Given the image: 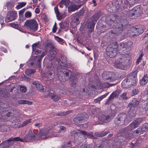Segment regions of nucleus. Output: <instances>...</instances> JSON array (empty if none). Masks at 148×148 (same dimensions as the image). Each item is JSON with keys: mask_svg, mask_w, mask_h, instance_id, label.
I'll use <instances>...</instances> for the list:
<instances>
[{"mask_svg": "<svg viewBox=\"0 0 148 148\" xmlns=\"http://www.w3.org/2000/svg\"><path fill=\"white\" fill-rule=\"evenodd\" d=\"M106 23L110 28H114L112 33L119 34L128 27V21L125 19L121 18L119 15L112 14L107 16L106 20Z\"/></svg>", "mask_w": 148, "mask_h": 148, "instance_id": "1", "label": "nucleus"}, {"mask_svg": "<svg viewBox=\"0 0 148 148\" xmlns=\"http://www.w3.org/2000/svg\"><path fill=\"white\" fill-rule=\"evenodd\" d=\"M130 56L127 53L121 56L114 63V66L122 70H126L130 67L132 63Z\"/></svg>", "mask_w": 148, "mask_h": 148, "instance_id": "2", "label": "nucleus"}, {"mask_svg": "<svg viewBox=\"0 0 148 148\" xmlns=\"http://www.w3.org/2000/svg\"><path fill=\"white\" fill-rule=\"evenodd\" d=\"M143 120V119L142 118H137L134 121L130 123L128 127L121 129L118 133H119V134H122L127 131L128 130H132L138 127L140 124Z\"/></svg>", "mask_w": 148, "mask_h": 148, "instance_id": "3", "label": "nucleus"}, {"mask_svg": "<svg viewBox=\"0 0 148 148\" xmlns=\"http://www.w3.org/2000/svg\"><path fill=\"white\" fill-rule=\"evenodd\" d=\"M24 25L32 32L36 31L38 27L37 21L34 19L26 20L25 23Z\"/></svg>", "mask_w": 148, "mask_h": 148, "instance_id": "4", "label": "nucleus"}, {"mask_svg": "<svg viewBox=\"0 0 148 148\" xmlns=\"http://www.w3.org/2000/svg\"><path fill=\"white\" fill-rule=\"evenodd\" d=\"M143 26L138 25L133 26L131 30L129 31L130 36L131 37L135 38L143 32Z\"/></svg>", "mask_w": 148, "mask_h": 148, "instance_id": "5", "label": "nucleus"}, {"mask_svg": "<svg viewBox=\"0 0 148 148\" xmlns=\"http://www.w3.org/2000/svg\"><path fill=\"white\" fill-rule=\"evenodd\" d=\"M61 72L63 73L58 76V78L60 81L65 82L70 78V76L72 74L71 71L67 69H61Z\"/></svg>", "mask_w": 148, "mask_h": 148, "instance_id": "6", "label": "nucleus"}, {"mask_svg": "<svg viewBox=\"0 0 148 148\" xmlns=\"http://www.w3.org/2000/svg\"><path fill=\"white\" fill-rule=\"evenodd\" d=\"M127 116L125 113H121L119 114L114 119V122L116 125L119 126H121L123 125Z\"/></svg>", "mask_w": 148, "mask_h": 148, "instance_id": "7", "label": "nucleus"}, {"mask_svg": "<svg viewBox=\"0 0 148 148\" xmlns=\"http://www.w3.org/2000/svg\"><path fill=\"white\" fill-rule=\"evenodd\" d=\"M20 139L18 137H11L8 139L3 141L0 144V148H8L11 145H13L14 143L13 141H18Z\"/></svg>", "mask_w": 148, "mask_h": 148, "instance_id": "8", "label": "nucleus"}, {"mask_svg": "<svg viewBox=\"0 0 148 148\" xmlns=\"http://www.w3.org/2000/svg\"><path fill=\"white\" fill-rule=\"evenodd\" d=\"M46 71L48 78L52 80L55 77L54 68L52 62L49 61L47 66Z\"/></svg>", "mask_w": 148, "mask_h": 148, "instance_id": "9", "label": "nucleus"}, {"mask_svg": "<svg viewBox=\"0 0 148 148\" xmlns=\"http://www.w3.org/2000/svg\"><path fill=\"white\" fill-rule=\"evenodd\" d=\"M141 11L139 7H135L127 13L128 16L132 18H135L140 15Z\"/></svg>", "mask_w": 148, "mask_h": 148, "instance_id": "10", "label": "nucleus"}, {"mask_svg": "<svg viewBox=\"0 0 148 148\" xmlns=\"http://www.w3.org/2000/svg\"><path fill=\"white\" fill-rule=\"evenodd\" d=\"M106 51L107 55L110 58H113L117 54L118 49L116 47L110 45L107 47Z\"/></svg>", "mask_w": 148, "mask_h": 148, "instance_id": "11", "label": "nucleus"}, {"mask_svg": "<svg viewBox=\"0 0 148 148\" xmlns=\"http://www.w3.org/2000/svg\"><path fill=\"white\" fill-rule=\"evenodd\" d=\"M102 77L104 80H108L110 82L115 80L114 74L112 72H104L103 73Z\"/></svg>", "mask_w": 148, "mask_h": 148, "instance_id": "12", "label": "nucleus"}, {"mask_svg": "<svg viewBox=\"0 0 148 148\" xmlns=\"http://www.w3.org/2000/svg\"><path fill=\"white\" fill-rule=\"evenodd\" d=\"M88 118V114L84 113L80 116H76L73 119L74 122L76 124L82 123L84 121H86Z\"/></svg>", "mask_w": 148, "mask_h": 148, "instance_id": "13", "label": "nucleus"}, {"mask_svg": "<svg viewBox=\"0 0 148 148\" xmlns=\"http://www.w3.org/2000/svg\"><path fill=\"white\" fill-rule=\"evenodd\" d=\"M17 17L16 12L15 11L8 12L7 16L5 19V21L6 23L12 21L15 19Z\"/></svg>", "mask_w": 148, "mask_h": 148, "instance_id": "14", "label": "nucleus"}, {"mask_svg": "<svg viewBox=\"0 0 148 148\" xmlns=\"http://www.w3.org/2000/svg\"><path fill=\"white\" fill-rule=\"evenodd\" d=\"M19 138V140H18V141H20L21 142H28L32 140H34L35 139V134H34L32 132V130H30L28 134L25 136L24 137L23 139L21 138L20 137H17Z\"/></svg>", "mask_w": 148, "mask_h": 148, "instance_id": "15", "label": "nucleus"}, {"mask_svg": "<svg viewBox=\"0 0 148 148\" xmlns=\"http://www.w3.org/2000/svg\"><path fill=\"white\" fill-rule=\"evenodd\" d=\"M121 91L119 90H116L115 91L113 92L107 101L105 103L106 105L109 103V101L112 100L114 97H117L120 94Z\"/></svg>", "mask_w": 148, "mask_h": 148, "instance_id": "16", "label": "nucleus"}, {"mask_svg": "<svg viewBox=\"0 0 148 148\" xmlns=\"http://www.w3.org/2000/svg\"><path fill=\"white\" fill-rule=\"evenodd\" d=\"M98 118L99 120L104 122H108L110 121V116L104 114L99 115Z\"/></svg>", "mask_w": 148, "mask_h": 148, "instance_id": "17", "label": "nucleus"}, {"mask_svg": "<svg viewBox=\"0 0 148 148\" xmlns=\"http://www.w3.org/2000/svg\"><path fill=\"white\" fill-rule=\"evenodd\" d=\"M81 133L85 136V138L88 137L89 138L94 139L97 138L94 136L92 134V133L91 132H88L84 130H81L80 131Z\"/></svg>", "mask_w": 148, "mask_h": 148, "instance_id": "18", "label": "nucleus"}, {"mask_svg": "<svg viewBox=\"0 0 148 148\" xmlns=\"http://www.w3.org/2000/svg\"><path fill=\"white\" fill-rule=\"evenodd\" d=\"M129 109L128 111V116L131 118L135 116L136 115V111L135 108L131 107H129Z\"/></svg>", "mask_w": 148, "mask_h": 148, "instance_id": "19", "label": "nucleus"}, {"mask_svg": "<svg viewBox=\"0 0 148 148\" xmlns=\"http://www.w3.org/2000/svg\"><path fill=\"white\" fill-rule=\"evenodd\" d=\"M139 103V101L137 100L136 98H133L132 101L128 105V107H131L134 108L136 107Z\"/></svg>", "mask_w": 148, "mask_h": 148, "instance_id": "20", "label": "nucleus"}, {"mask_svg": "<svg viewBox=\"0 0 148 148\" xmlns=\"http://www.w3.org/2000/svg\"><path fill=\"white\" fill-rule=\"evenodd\" d=\"M117 136L114 140V141L115 142L122 143L125 140V138L123 136L120 135V134H119V133H117Z\"/></svg>", "mask_w": 148, "mask_h": 148, "instance_id": "21", "label": "nucleus"}, {"mask_svg": "<svg viewBox=\"0 0 148 148\" xmlns=\"http://www.w3.org/2000/svg\"><path fill=\"white\" fill-rule=\"evenodd\" d=\"M55 11L58 20H60L65 16V13L64 12H60L57 8L56 9L55 8Z\"/></svg>", "mask_w": 148, "mask_h": 148, "instance_id": "22", "label": "nucleus"}, {"mask_svg": "<svg viewBox=\"0 0 148 148\" xmlns=\"http://www.w3.org/2000/svg\"><path fill=\"white\" fill-rule=\"evenodd\" d=\"M34 85H35L37 89L40 92L43 91L44 90L43 86L38 82L35 81L33 83Z\"/></svg>", "mask_w": 148, "mask_h": 148, "instance_id": "23", "label": "nucleus"}, {"mask_svg": "<svg viewBox=\"0 0 148 148\" xmlns=\"http://www.w3.org/2000/svg\"><path fill=\"white\" fill-rule=\"evenodd\" d=\"M79 18L80 17L77 15L76 14H73L71 18L72 22L75 23L76 25H77L80 23Z\"/></svg>", "mask_w": 148, "mask_h": 148, "instance_id": "24", "label": "nucleus"}, {"mask_svg": "<svg viewBox=\"0 0 148 148\" xmlns=\"http://www.w3.org/2000/svg\"><path fill=\"white\" fill-rule=\"evenodd\" d=\"M109 132L108 131L96 132L95 133L94 136L97 138V137H102L106 135Z\"/></svg>", "mask_w": 148, "mask_h": 148, "instance_id": "25", "label": "nucleus"}, {"mask_svg": "<svg viewBox=\"0 0 148 148\" xmlns=\"http://www.w3.org/2000/svg\"><path fill=\"white\" fill-rule=\"evenodd\" d=\"M70 78L71 86L72 87H74L75 86L77 83V79L75 77H73L72 74L71 76H70Z\"/></svg>", "mask_w": 148, "mask_h": 148, "instance_id": "26", "label": "nucleus"}, {"mask_svg": "<svg viewBox=\"0 0 148 148\" xmlns=\"http://www.w3.org/2000/svg\"><path fill=\"white\" fill-rule=\"evenodd\" d=\"M100 16V14L99 13H97L94 14L90 18L91 22H94L95 24L97 21Z\"/></svg>", "mask_w": 148, "mask_h": 148, "instance_id": "27", "label": "nucleus"}, {"mask_svg": "<svg viewBox=\"0 0 148 148\" xmlns=\"http://www.w3.org/2000/svg\"><path fill=\"white\" fill-rule=\"evenodd\" d=\"M70 3V0H62L59 4L60 7L61 8L65 5L66 6H68Z\"/></svg>", "mask_w": 148, "mask_h": 148, "instance_id": "28", "label": "nucleus"}, {"mask_svg": "<svg viewBox=\"0 0 148 148\" xmlns=\"http://www.w3.org/2000/svg\"><path fill=\"white\" fill-rule=\"evenodd\" d=\"M14 2L13 1H10L7 2L5 4V6L7 8V9L8 10L12 9L14 6Z\"/></svg>", "mask_w": 148, "mask_h": 148, "instance_id": "29", "label": "nucleus"}, {"mask_svg": "<svg viewBox=\"0 0 148 148\" xmlns=\"http://www.w3.org/2000/svg\"><path fill=\"white\" fill-rule=\"evenodd\" d=\"M61 29H65V30L68 29L69 27V23L67 21H65L61 23L60 25Z\"/></svg>", "mask_w": 148, "mask_h": 148, "instance_id": "30", "label": "nucleus"}, {"mask_svg": "<svg viewBox=\"0 0 148 148\" xmlns=\"http://www.w3.org/2000/svg\"><path fill=\"white\" fill-rule=\"evenodd\" d=\"M133 42L131 41H128L127 42H125L123 44L122 47L123 48H125L126 49H129L130 48L132 45Z\"/></svg>", "mask_w": 148, "mask_h": 148, "instance_id": "31", "label": "nucleus"}, {"mask_svg": "<svg viewBox=\"0 0 148 148\" xmlns=\"http://www.w3.org/2000/svg\"><path fill=\"white\" fill-rule=\"evenodd\" d=\"M135 0H125L124 3L126 5L130 8L131 5L132 6L135 3Z\"/></svg>", "mask_w": 148, "mask_h": 148, "instance_id": "32", "label": "nucleus"}, {"mask_svg": "<svg viewBox=\"0 0 148 148\" xmlns=\"http://www.w3.org/2000/svg\"><path fill=\"white\" fill-rule=\"evenodd\" d=\"M36 72V70L34 69H28L25 71V73L27 75L30 76L34 74Z\"/></svg>", "mask_w": 148, "mask_h": 148, "instance_id": "33", "label": "nucleus"}, {"mask_svg": "<svg viewBox=\"0 0 148 148\" xmlns=\"http://www.w3.org/2000/svg\"><path fill=\"white\" fill-rule=\"evenodd\" d=\"M148 81V77L147 74H146L142 79L140 81V83L142 85H145L147 82Z\"/></svg>", "mask_w": 148, "mask_h": 148, "instance_id": "34", "label": "nucleus"}, {"mask_svg": "<svg viewBox=\"0 0 148 148\" xmlns=\"http://www.w3.org/2000/svg\"><path fill=\"white\" fill-rule=\"evenodd\" d=\"M95 24V23L94 22H91V23H90L88 30L89 35H90V34H91V33L92 32L94 31V27Z\"/></svg>", "mask_w": 148, "mask_h": 148, "instance_id": "35", "label": "nucleus"}, {"mask_svg": "<svg viewBox=\"0 0 148 148\" xmlns=\"http://www.w3.org/2000/svg\"><path fill=\"white\" fill-rule=\"evenodd\" d=\"M51 99H52L54 101H58L60 99V97L56 95L53 93H51L50 95Z\"/></svg>", "mask_w": 148, "mask_h": 148, "instance_id": "36", "label": "nucleus"}, {"mask_svg": "<svg viewBox=\"0 0 148 148\" xmlns=\"http://www.w3.org/2000/svg\"><path fill=\"white\" fill-rule=\"evenodd\" d=\"M31 119H29L28 120L24 121L19 126V127H22L28 124L31 122Z\"/></svg>", "mask_w": 148, "mask_h": 148, "instance_id": "37", "label": "nucleus"}, {"mask_svg": "<svg viewBox=\"0 0 148 148\" xmlns=\"http://www.w3.org/2000/svg\"><path fill=\"white\" fill-rule=\"evenodd\" d=\"M18 103L21 104H27L28 105H31L32 104V102L29 101L21 100L18 101Z\"/></svg>", "mask_w": 148, "mask_h": 148, "instance_id": "38", "label": "nucleus"}, {"mask_svg": "<svg viewBox=\"0 0 148 148\" xmlns=\"http://www.w3.org/2000/svg\"><path fill=\"white\" fill-rule=\"evenodd\" d=\"M107 95V94H106L101 96L100 97H99L97 99H95L94 101V102L95 103H100V101L102 100Z\"/></svg>", "mask_w": 148, "mask_h": 148, "instance_id": "39", "label": "nucleus"}, {"mask_svg": "<svg viewBox=\"0 0 148 148\" xmlns=\"http://www.w3.org/2000/svg\"><path fill=\"white\" fill-rule=\"evenodd\" d=\"M71 136L74 138H77L78 137V133L74 130H71L70 131Z\"/></svg>", "mask_w": 148, "mask_h": 148, "instance_id": "40", "label": "nucleus"}, {"mask_svg": "<svg viewBox=\"0 0 148 148\" xmlns=\"http://www.w3.org/2000/svg\"><path fill=\"white\" fill-rule=\"evenodd\" d=\"M81 5H74L71 8V10L72 11H74L75 10H78L81 6Z\"/></svg>", "mask_w": 148, "mask_h": 148, "instance_id": "41", "label": "nucleus"}, {"mask_svg": "<svg viewBox=\"0 0 148 148\" xmlns=\"http://www.w3.org/2000/svg\"><path fill=\"white\" fill-rule=\"evenodd\" d=\"M49 130L48 129H43L42 131L40 132V135L42 136H46L47 134L49 133Z\"/></svg>", "mask_w": 148, "mask_h": 148, "instance_id": "42", "label": "nucleus"}, {"mask_svg": "<svg viewBox=\"0 0 148 148\" xmlns=\"http://www.w3.org/2000/svg\"><path fill=\"white\" fill-rule=\"evenodd\" d=\"M85 10L84 8H82L81 10L79 11L78 12L75 13L77 15L80 17L81 16H83Z\"/></svg>", "mask_w": 148, "mask_h": 148, "instance_id": "43", "label": "nucleus"}, {"mask_svg": "<svg viewBox=\"0 0 148 148\" xmlns=\"http://www.w3.org/2000/svg\"><path fill=\"white\" fill-rule=\"evenodd\" d=\"M140 128H138L136 130L133 131V135L134 136H138L139 134H142L141 133Z\"/></svg>", "mask_w": 148, "mask_h": 148, "instance_id": "44", "label": "nucleus"}, {"mask_svg": "<svg viewBox=\"0 0 148 148\" xmlns=\"http://www.w3.org/2000/svg\"><path fill=\"white\" fill-rule=\"evenodd\" d=\"M26 4V2H22L18 3V5L16 6V8L17 9H20L25 6Z\"/></svg>", "mask_w": 148, "mask_h": 148, "instance_id": "45", "label": "nucleus"}, {"mask_svg": "<svg viewBox=\"0 0 148 148\" xmlns=\"http://www.w3.org/2000/svg\"><path fill=\"white\" fill-rule=\"evenodd\" d=\"M127 81L129 82L130 83V85H134L136 83V80L135 78H131L128 79H127Z\"/></svg>", "mask_w": 148, "mask_h": 148, "instance_id": "46", "label": "nucleus"}, {"mask_svg": "<svg viewBox=\"0 0 148 148\" xmlns=\"http://www.w3.org/2000/svg\"><path fill=\"white\" fill-rule=\"evenodd\" d=\"M49 53L51 57H54L56 54V49L55 50H49Z\"/></svg>", "mask_w": 148, "mask_h": 148, "instance_id": "47", "label": "nucleus"}, {"mask_svg": "<svg viewBox=\"0 0 148 148\" xmlns=\"http://www.w3.org/2000/svg\"><path fill=\"white\" fill-rule=\"evenodd\" d=\"M41 59H40V58H38V59L37 62L35 64V65H34V68H36L37 66L39 68H40L41 67Z\"/></svg>", "mask_w": 148, "mask_h": 148, "instance_id": "48", "label": "nucleus"}, {"mask_svg": "<svg viewBox=\"0 0 148 148\" xmlns=\"http://www.w3.org/2000/svg\"><path fill=\"white\" fill-rule=\"evenodd\" d=\"M126 93L125 92H124L121 94L120 96L121 99L123 100H126L128 98L126 95Z\"/></svg>", "mask_w": 148, "mask_h": 148, "instance_id": "49", "label": "nucleus"}, {"mask_svg": "<svg viewBox=\"0 0 148 148\" xmlns=\"http://www.w3.org/2000/svg\"><path fill=\"white\" fill-rule=\"evenodd\" d=\"M63 64L64 65L63 66H62L61 67V69L63 68L64 69H65V68L67 69V68H68L70 65V64L67 62H66H66L64 64Z\"/></svg>", "mask_w": 148, "mask_h": 148, "instance_id": "50", "label": "nucleus"}, {"mask_svg": "<svg viewBox=\"0 0 148 148\" xmlns=\"http://www.w3.org/2000/svg\"><path fill=\"white\" fill-rule=\"evenodd\" d=\"M9 25L14 28L17 29L19 27V25L17 24H14L13 23H11L9 24Z\"/></svg>", "mask_w": 148, "mask_h": 148, "instance_id": "51", "label": "nucleus"}, {"mask_svg": "<svg viewBox=\"0 0 148 148\" xmlns=\"http://www.w3.org/2000/svg\"><path fill=\"white\" fill-rule=\"evenodd\" d=\"M71 111H67L66 112H61L58 113L56 115L58 116H62L63 115H67L70 112H71Z\"/></svg>", "mask_w": 148, "mask_h": 148, "instance_id": "52", "label": "nucleus"}, {"mask_svg": "<svg viewBox=\"0 0 148 148\" xmlns=\"http://www.w3.org/2000/svg\"><path fill=\"white\" fill-rule=\"evenodd\" d=\"M79 148H91L90 145L83 144L80 146Z\"/></svg>", "mask_w": 148, "mask_h": 148, "instance_id": "53", "label": "nucleus"}, {"mask_svg": "<svg viewBox=\"0 0 148 148\" xmlns=\"http://www.w3.org/2000/svg\"><path fill=\"white\" fill-rule=\"evenodd\" d=\"M32 15V14L31 12L29 11H26L25 14V16L27 18H30L31 17Z\"/></svg>", "mask_w": 148, "mask_h": 148, "instance_id": "54", "label": "nucleus"}, {"mask_svg": "<svg viewBox=\"0 0 148 148\" xmlns=\"http://www.w3.org/2000/svg\"><path fill=\"white\" fill-rule=\"evenodd\" d=\"M66 58L65 56H61V57L60 62L64 64L66 61Z\"/></svg>", "mask_w": 148, "mask_h": 148, "instance_id": "55", "label": "nucleus"}, {"mask_svg": "<svg viewBox=\"0 0 148 148\" xmlns=\"http://www.w3.org/2000/svg\"><path fill=\"white\" fill-rule=\"evenodd\" d=\"M116 114V112L115 111H114V110H112L111 111V114L110 116V121L112 120L114 117L115 116V114Z\"/></svg>", "mask_w": 148, "mask_h": 148, "instance_id": "56", "label": "nucleus"}, {"mask_svg": "<svg viewBox=\"0 0 148 148\" xmlns=\"http://www.w3.org/2000/svg\"><path fill=\"white\" fill-rule=\"evenodd\" d=\"M85 0H73L77 4L79 3V5H81L82 6Z\"/></svg>", "mask_w": 148, "mask_h": 148, "instance_id": "57", "label": "nucleus"}, {"mask_svg": "<svg viewBox=\"0 0 148 148\" xmlns=\"http://www.w3.org/2000/svg\"><path fill=\"white\" fill-rule=\"evenodd\" d=\"M20 91L22 92H25L27 88L25 86H21L20 87Z\"/></svg>", "mask_w": 148, "mask_h": 148, "instance_id": "58", "label": "nucleus"}, {"mask_svg": "<svg viewBox=\"0 0 148 148\" xmlns=\"http://www.w3.org/2000/svg\"><path fill=\"white\" fill-rule=\"evenodd\" d=\"M132 135L130 133H126L125 134V136L127 139H131L132 137Z\"/></svg>", "mask_w": 148, "mask_h": 148, "instance_id": "59", "label": "nucleus"}, {"mask_svg": "<svg viewBox=\"0 0 148 148\" xmlns=\"http://www.w3.org/2000/svg\"><path fill=\"white\" fill-rule=\"evenodd\" d=\"M138 143H134L132 142L131 143L130 145L131 148H138Z\"/></svg>", "mask_w": 148, "mask_h": 148, "instance_id": "60", "label": "nucleus"}, {"mask_svg": "<svg viewBox=\"0 0 148 148\" xmlns=\"http://www.w3.org/2000/svg\"><path fill=\"white\" fill-rule=\"evenodd\" d=\"M102 148H108L109 147V145L107 142H104L103 144H102Z\"/></svg>", "mask_w": 148, "mask_h": 148, "instance_id": "61", "label": "nucleus"}, {"mask_svg": "<svg viewBox=\"0 0 148 148\" xmlns=\"http://www.w3.org/2000/svg\"><path fill=\"white\" fill-rule=\"evenodd\" d=\"M137 73L138 71L136 69L132 73L131 75L133 77V78H135L136 76Z\"/></svg>", "mask_w": 148, "mask_h": 148, "instance_id": "62", "label": "nucleus"}, {"mask_svg": "<svg viewBox=\"0 0 148 148\" xmlns=\"http://www.w3.org/2000/svg\"><path fill=\"white\" fill-rule=\"evenodd\" d=\"M55 38L58 42L60 43L64 41L63 39L57 36H55Z\"/></svg>", "mask_w": 148, "mask_h": 148, "instance_id": "63", "label": "nucleus"}, {"mask_svg": "<svg viewBox=\"0 0 148 148\" xmlns=\"http://www.w3.org/2000/svg\"><path fill=\"white\" fill-rule=\"evenodd\" d=\"M47 51H45L42 52L40 56L39 57V58H40V60H42V58L47 54Z\"/></svg>", "mask_w": 148, "mask_h": 148, "instance_id": "64", "label": "nucleus"}]
</instances>
